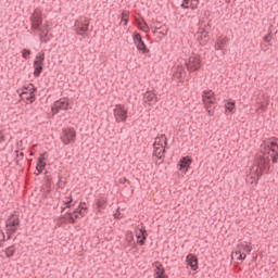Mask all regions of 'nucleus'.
Here are the masks:
<instances>
[{"instance_id": "nucleus-1", "label": "nucleus", "mask_w": 278, "mask_h": 278, "mask_svg": "<svg viewBox=\"0 0 278 278\" xmlns=\"http://www.w3.org/2000/svg\"><path fill=\"white\" fill-rule=\"evenodd\" d=\"M261 153L263 156L257 161V167H252V175L247 178L248 184H254V186H257L260 175H262L264 170H268L270 166V157L273 164H278V142L270 141L263 143L261 146Z\"/></svg>"}, {"instance_id": "nucleus-2", "label": "nucleus", "mask_w": 278, "mask_h": 278, "mask_svg": "<svg viewBox=\"0 0 278 278\" xmlns=\"http://www.w3.org/2000/svg\"><path fill=\"white\" fill-rule=\"evenodd\" d=\"M168 144V138L166 135H159L153 142L152 157L156 164H162L164 157H166V147Z\"/></svg>"}, {"instance_id": "nucleus-3", "label": "nucleus", "mask_w": 278, "mask_h": 278, "mask_svg": "<svg viewBox=\"0 0 278 278\" xmlns=\"http://www.w3.org/2000/svg\"><path fill=\"white\" fill-rule=\"evenodd\" d=\"M252 251L253 247H251V243H239L232 252L231 257L237 261L247 260V254L244 253H251Z\"/></svg>"}, {"instance_id": "nucleus-4", "label": "nucleus", "mask_w": 278, "mask_h": 278, "mask_svg": "<svg viewBox=\"0 0 278 278\" xmlns=\"http://www.w3.org/2000/svg\"><path fill=\"white\" fill-rule=\"evenodd\" d=\"M60 110H64L65 112L71 110V102L68 101V99L63 98L54 102L51 109L52 114H58Z\"/></svg>"}, {"instance_id": "nucleus-5", "label": "nucleus", "mask_w": 278, "mask_h": 278, "mask_svg": "<svg viewBox=\"0 0 278 278\" xmlns=\"http://www.w3.org/2000/svg\"><path fill=\"white\" fill-rule=\"evenodd\" d=\"M76 136L77 132L75 131V128H64L61 140L63 144H71V142H75Z\"/></svg>"}, {"instance_id": "nucleus-6", "label": "nucleus", "mask_w": 278, "mask_h": 278, "mask_svg": "<svg viewBox=\"0 0 278 278\" xmlns=\"http://www.w3.org/2000/svg\"><path fill=\"white\" fill-rule=\"evenodd\" d=\"M113 113L117 123H125V121H127V111L125 110V106L121 104L115 105Z\"/></svg>"}, {"instance_id": "nucleus-7", "label": "nucleus", "mask_w": 278, "mask_h": 278, "mask_svg": "<svg viewBox=\"0 0 278 278\" xmlns=\"http://www.w3.org/2000/svg\"><path fill=\"white\" fill-rule=\"evenodd\" d=\"M88 214V207L86 203H80L76 210H74L73 214H70L71 220H75L77 218H84Z\"/></svg>"}, {"instance_id": "nucleus-8", "label": "nucleus", "mask_w": 278, "mask_h": 278, "mask_svg": "<svg viewBox=\"0 0 278 278\" xmlns=\"http://www.w3.org/2000/svg\"><path fill=\"white\" fill-rule=\"evenodd\" d=\"M202 100L204 105H214L216 103V96L212 89H206L203 91Z\"/></svg>"}, {"instance_id": "nucleus-9", "label": "nucleus", "mask_w": 278, "mask_h": 278, "mask_svg": "<svg viewBox=\"0 0 278 278\" xmlns=\"http://www.w3.org/2000/svg\"><path fill=\"white\" fill-rule=\"evenodd\" d=\"M187 68L191 72L199 71L201 68V58L197 55L190 56L187 62Z\"/></svg>"}, {"instance_id": "nucleus-10", "label": "nucleus", "mask_w": 278, "mask_h": 278, "mask_svg": "<svg viewBox=\"0 0 278 278\" xmlns=\"http://www.w3.org/2000/svg\"><path fill=\"white\" fill-rule=\"evenodd\" d=\"M173 77H175V79H178V81H184V79L186 78V70L184 68V65H175L173 67Z\"/></svg>"}, {"instance_id": "nucleus-11", "label": "nucleus", "mask_w": 278, "mask_h": 278, "mask_svg": "<svg viewBox=\"0 0 278 278\" xmlns=\"http://www.w3.org/2000/svg\"><path fill=\"white\" fill-rule=\"evenodd\" d=\"M135 233L137 238V244H139V247H144V242L147 240V230L142 228H137L135 230Z\"/></svg>"}, {"instance_id": "nucleus-12", "label": "nucleus", "mask_w": 278, "mask_h": 278, "mask_svg": "<svg viewBox=\"0 0 278 278\" xmlns=\"http://www.w3.org/2000/svg\"><path fill=\"white\" fill-rule=\"evenodd\" d=\"M179 170H186L188 172V168H190V166H192V160L190 156H184L180 159L179 163Z\"/></svg>"}, {"instance_id": "nucleus-13", "label": "nucleus", "mask_w": 278, "mask_h": 278, "mask_svg": "<svg viewBox=\"0 0 278 278\" xmlns=\"http://www.w3.org/2000/svg\"><path fill=\"white\" fill-rule=\"evenodd\" d=\"M134 43L136 45L138 51H143V53H146L147 45H144V41H142V37H140V34L134 35Z\"/></svg>"}, {"instance_id": "nucleus-14", "label": "nucleus", "mask_w": 278, "mask_h": 278, "mask_svg": "<svg viewBox=\"0 0 278 278\" xmlns=\"http://www.w3.org/2000/svg\"><path fill=\"white\" fill-rule=\"evenodd\" d=\"M187 264L190 266L191 270H199V258H197V256L189 254L187 256Z\"/></svg>"}, {"instance_id": "nucleus-15", "label": "nucleus", "mask_w": 278, "mask_h": 278, "mask_svg": "<svg viewBox=\"0 0 278 278\" xmlns=\"http://www.w3.org/2000/svg\"><path fill=\"white\" fill-rule=\"evenodd\" d=\"M45 155H47V153L39 155L35 175H40V173H42V169L45 168V166H47V163L45 162V160H46Z\"/></svg>"}, {"instance_id": "nucleus-16", "label": "nucleus", "mask_w": 278, "mask_h": 278, "mask_svg": "<svg viewBox=\"0 0 278 278\" xmlns=\"http://www.w3.org/2000/svg\"><path fill=\"white\" fill-rule=\"evenodd\" d=\"M154 266V275L156 278H168V276H166V269H164V266L162 264L155 263Z\"/></svg>"}, {"instance_id": "nucleus-17", "label": "nucleus", "mask_w": 278, "mask_h": 278, "mask_svg": "<svg viewBox=\"0 0 278 278\" xmlns=\"http://www.w3.org/2000/svg\"><path fill=\"white\" fill-rule=\"evenodd\" d=\"M208 40H210V33L202 31L198 35V41L200 45L205 46V45H207Z\"/></svg>"}, {"instance_id": "nucleus-18", "label": "nucleus", "mask_w": 278, "mask_h": 278, "mask_svg": "<svg viewBox=\"0 0 278 278\" xmlns=\"http://www.w3.org/2000/svg\"><path fill=\"white\" fill-rule=\"evenodd\" d=\"M20 222H18V215H12L5 224V227H18Z\"/></svg>"}, {"instance_id": "nucleus-19", "label": "nucleus", "mask_w": 278, "mask_h": 278, "mask_svg": "<svg viewBox=\"0 0 278 278\" xmlns=\"http://www.w3.org/2000/svg\"><path fill=\"white\" fill-rule=\"evenodd\" d=\"M137 24L139 29H141V31H144L146 34H149V24H147V22H144L143 20H137Z\"/></svg>"}, {"instance_id": "nucleus-20", "label": "nucleus", "mask_w": 278, "mask_h": 278, "mask_svg": "<svg viewBox=\"0 0 278 278\" xmlns=\"http://www.w3.org/2000/svg\"><path fill=\"white\" fill-rule=\"evenodd\" d=\"M42 64H45V53H38L34 62V67L42 66Z\"/></svg>"}, {"instance_id": "nucleus-21", "label": "nucleus", "mask_w": 278, "mask_h": 278, "mask_svg": "<svg viewBox=\"0 0 278 278\" xmlns=\"http://www.w3.org/2000/svg\"><path fill=\"white\" fill-rule=\"evenodd\" d=\"M7 227V240H11L12 233L16 231L17 226H5Z\"/></svg>"}, {"instance_id": "nucleus-22", "label": "nucleus", "mask_w": 278, "mask_h": 278, "mask_svg": "<svg viewBox=\"0 0 278 278\" xmlns=\"http://www.w3.org/2000/svg\"><path fill=\"white\" fill-rule=\"evenodd\" d=\"M267 110V105L266 104H261L257 109H256V113L257 114H264V112H266Z\"/></svg>"}, {"instance_id": "nucleus-23", "label": "nucleus", "mask_w": 278, "mask_h": 278, "mask_svg": "<svg viewBox=\"0 0 278 278\" xmlns=\"http://www.w3.org/2000/svg\"><path fill=\"white\" fill-rule=\"evenodd\" d=\"M105 203H106V200L105 199H101V200L97 201L96 205H97L98 210H101V208L104 207Z\"/></svg>"}, {"instance_id": "nucleus-24", "label": "nucleus", "mask_w": 278, "mask_h": 278, "mask_svg": "<svg viewBox=\"0 0 278 278\" xmlns=\"http://www.w3.org/2000/svg\"><path fill=\"white\" fill-rule=\"evenodd\" d=\"M42 73V65L35 66L34 75L35 77H38Z\"/></svg>"}, {"instance_id": "nucleus-25", "label": "nucleus", "mask_w": 278, "mask_h": 278, "mask_svg": "<svg viewBox=\"0 0 278 278\" xmlns=\"http://www.w3.org/2000/svg\"><path fill=\"white\" fill-rule=\"evenodd\" d=\"M228 108L227 111L228 112H233V110H236V102H228Z\"/></svg>"}, {"instance_id": "nucleus-26", "label": "nucleus", "mask_w": 278, "mask_h": 278, "mask_svg": "<svg viewBox=\"0 0 278 278\" xmlns=\"http://www.w3.org/2000/svg\"><path fill=\"white\" fill-rule=\"evenodd\" d=\"M14 255V250H12V248H8L5 250V256L7 257H12Z\"/></svg>"}, {"instance_id": "nucleus-27", "label": "nucleus", "mask_w": 278, "mask_h": 278, "mask_svg": "<svg viewBox=\"0 0 278 278\" xmlns=\"http://www.w3.org/2000/svg\"><path fill=\"white\" fill-rule=\"evenodd\" d=\"M36 92V87H33L30 89V92L28 93V96L26 97L27 100L29 99H34V93Z\"/></svg>"}, {"instance_id": "nucleus-28", "label": "nucleus", "mask_w": 278, "mask_h": 278, "mask_svg": "<svg viewBox=\"0 0 278 278\" xmlns=\"http://www.w3.org/2000/svg\"><path fill=\"white\" fill-rule=\"evenodd\" d=\"M208 116H214V109L210 108V104H205Z\"/></svg>"}, {"instance_id": "nucleus-29", "label": "nucleus", "mask_w": 278, "mask_h": 278, "mask_svg": "<svg viewBox=\"0 0 278 278\" xmlns=\"http://www.w3.org/2000/svg\"><path fill=\"white\" fill-rule=\"evenodd\" d=\"M3 241H5V233L0 230V248L3 247Z\"/></svg>"}, {"instance_id": "nucleus-30", "label": "nucleus", "mask_w": 278, "mask_h": 278, "mask_svg": "<svg viewBox=\"0 0 278 278\" xmlns=\"http://www.w3.org/2000/svg\"><path fill=\"white\" fill-rule=\"evenodd\" d=\"M273 40V34L268 33L265 37H264V42H270Z\"/></svg>"}, {"instance_id": "nucleus-31", "label": "nucleus", "mask_w": 278, "mask_h": 278, "mask_svg": "<svg viewBox=\"0 0 278 278\" xmlns=\"http://www.w3.org/2000/svg\"><path fill=\"white\" fill-rule=\"evenodd\" d=\"M65 203L66 207H71V203H73V198H67L66 200L63 201Z\"/></svg>"}, {"instance_id": "nucleus-32", "label": "nucleus", "mask_w": 278, "mask_h": 278, "mask_svg": "<svg viewBox=\"0 0 278 278\" xmlns=\"http://www.w3.org/2000/svg\"><path fill=\"white\" fill-rule=\"evenodd\" d=\"M22 55L23 58L27 59V55H31V51L24 49Z\"/></svg>"}, {"instance_id": "nucleus-33", "label": "nucleus", "mask_w": 278, "mask_h": 278, "mask_svg": "<svg viewBox=\"0 0 278 278\" xmlns=\"http://www.w3.org/2000/svg\"><path fill=\"white\" fill-rule=\"evenodd\" d=\"M188 3H190V0H184V3L180 5V8L188 10Z\"/></svg>"}, {"instance_id": "nucleus-34", "label": "nucleus", "mask_w": 278, "mask_h": 278, "mask_svg": "<svg viewBox=\"0 0 278 278\" xmlns=\"http://www.w3.org/2000/svg\"><path fill=\"white\" fill-rule=\"evenodd\" d=\"M5 142V134L0 131V143L3 144Z\"/></svg>"}, {"instance_id": "nucleus-35", "label": "nucleus", "mask_w": 278, "mask_h": 278, "mask_svg": "<svg viewBox=\"0 0 278 278\" xmlns=\"http://www.w3.org/2000/svg\"><path fill=\"white\" fill-rule=\"evenodd\" d=\"M119 210H121L119 207L116 208L115 213L113 214L114 218H121V211Z\"/></svg>"}, {"instance_id": "nucleus-36", "label": "nucleus", "mask_w": 278, "mask_h": 278, "mask_svg": "<svg viewBox=\"0 0 278 278\" xmlns=\"http://www.w3.org/2000/svg\"><path fill=\"white\" fill-rule=\"evenodd\" d=\"M79 31H81L83 34H86L88 31V26L87 25L81 26Z\"/></svg>"}, {"instance_id": "nucleus-37", "label": "nucleus", "mask_w": 278, "mask_h": 278, "mask_svg": "<svg viewBox=\"0 0 278 278\" xmlns=\"http://www.w3.org/2000/svg\"><path fill=\"white\" fill-rule=\"evenodd\" d=\"M122 18H129V12L124 11V12L122 13Z\"/></svg>"}, {"instance_id": "nucleus-38", "label": "nucleus", "mask_w": 278, "mask_h": 278, "mask_svg": "<svg viewBox=\"0 0 278 278\" xmlns=\"http://www.w3.org/2000/svg\"><path fill=\"white\" fill-rule=\"evenodd\" d=\"M122 23L125 26H127V24L129 23V18H122Z\"/></svg>"}, {"instance_id": "nucleus-39", "label": "nucleus", "mask_w": 278, "mask_h": 278, "mask_svg": "<svg viewBox=\"0 0 278 278\" xmlns=\"http://www.w3.org/2000/svg\"><path fill=\"white\" fill-rule=\"evenodd\" d=\"M4 144L0 142V151H3Z\"/></svg>"}, {"instance_id": "nucleus-40", "label": "nucleus", "mask_w": 278, "mask_h": 278, "mask_svg": "<svg viewBox=\"0 0 278 278\" xmlns=\"http://www.w3.org/2000/svg\"><path fill=\"white\" fill-rule=\"evenodd\" d=\"M148 101H153V96H148Z\"/></svg>"}, {"instance_id": "nucleus-41", "label": "nucleus", "mask_w": 278, "mask_h": 278, "mask_svg": "<svg viewBox=\"0 0 278 278\" xmlns=\"http://www.w3.org/2000/svg\"><path fill=\"white\" fill-rule=\"evenodd\" d=\"M23 94H27V91H22V92L20 93V97H23Z\"/></svg>"}, {"instance_id": "nucleus-42", "label": "nucleus", "mask_w": 278, "mask_h": 278, "mask_svg": "<svg viewBox=\"0 0 278 278\" xmlns=\"http://www.w3.org/2000/svg\"><path fill=\"white\" fill-rule=\"evenodd\" d=\"M33 27H35V29H37V28H38V26H36V24H33Z\"/></svg>"}, {"instance_id": "nucleus-43", "label": "nucleus", "mask_w": 278, "mask_h": 278, "mask_svg": "<svg viewBox=\"0 0 278 278\" xmlns=\"http://www.w3.org/2000/svg\"><path fill=\"white\" fill-rule=\"evenodd\" d=\"M15 153H16V155H17V157H18V151H15Z\"/></svg>"}, {"instance_id": "nucleus-44", "label": "nucleus", "mask_w": 278, "mask_h": 278, "mask_svg": "<svg viewBox=\"0 0 278 278\" xmlns=\"http://www.w3.org/2000/svg\"><path fill=\"white\" fill-rule=\"evenodd\" d=\"M21 157H23V152L20 153Z\"/></svg>"}, {"instance_id": "nucleus-45", "label": "nucleus", "mask_w": 278, "mask_h": 278, "mask_svg": "<svg viewBox=\"0 0 278 278\" xmlns=\"http://www.w3.org/2000/svg\"><path fill=\"white\" fill-rule=\"evenodd\" d=\"M41 42H42V37H41Z\"/></svg>"}]
</instances>
